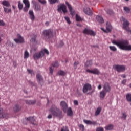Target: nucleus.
I'll list each match as a JSON object with an SVG mask.
<instances>
[{"label": "nucleus", "mask_w": 131, "mask_h": 131, "mask_svg": "<svg viewBox=\"0 0 131 131\" xmlns=\"http://www.w3.org/2000/svg\"><path fill=\"white\" fill-rule=\"evenodd\" d=\"M112 42L113 45L117 46L120 50H123V51H131V45H129V42L127 40L122 39L119 41L113 40Z\"/></svg>", "instance_id": "f257e3e1"}, {"label": "nucleus", "mask_w": 131, "mask_h": 131, "mask_svg": "<svg viewBox=\"0 0 131 131\" xmlns=\"http://www.w3.org/2000/svg\"><path fill=\"white\" fill-rule=\"evenodd\" d=\"M49 111L51 112L53 116H55L56 117H59L60 118L62 117V111L56 106H55V105H53L51 107Z\"/></svg>", "instance_id": "f03ea898"}, {"label": "nucleus", "mask_w": 131, "mask_h": 131, "mask_svg": "<svg viewBox=\"0 0 131 131\" xmlns=\"http://www.w3.org/2000/svg\"><path fill=\"white\" fill-rule=\"evenodd\" d=\"M43 35L45 39H50L56 35V33L51 29L45 30L43 31Z\"/></svg>", "instance_id": "7ed1b4c3"}, {"label": "nucleus", "mask_w": 131, "mask_h": 131, "mask_svg": "<svg viewBox=\"0 0 131 131\" xmlns=\"http://www.w3.org/2000/svg\"><path fill=\"white\" fill-rule=\"evenodd\" d=\"M57 8V11L59 13H61V12L62 11L64 14H66V13L68 12L67 7L64 4H61L59 5H58Z\"/></svg>", "instance_id": "20e7f679"}, {"label": "nucleus", "mask_w": 131, "mask_h": 131, "mask_svg": "<svg viewBox=\"0 0 131 131\" xmlns=\"http://www.w3.org/2000/svg\"><path fill=\"white\" fill-rule=\"evenodd\" d=\"M115 70L117 71V72H123V71H125V66H120V65H115L113 67Z\"/></svg>", "instance_id": "39448f33"}, {"label": "nucleus", "mask_w": 131, "mask_h": 131, "mask_svg": "<svg viewBox=\"0 0 131 131\" xmlns=\"http://www.w3.org/2000/svg\"><path fill=\"white\" fill-rule=\"evenodd\" d=\"M106 30H104V28H101V30H103L104 32H106V33L110 32L111 30H112V26H111L110 22H106Z\"/></svg>", "instance_id": "423d86ee"}, {"label": "nucleus", "mask_w": 131, "mask_h": 131, "mask_svg": "<svg viewBox=\"0 0 131 131\" xmlns=\"http://www.w3.org/2000/svg\"><path fill=\"white\" fill-rule=\"evenodd\" d=\"M55 67H56V68L57 67H59V64L58 63V61H55V62H53L52 64L50 67L49 71L51 74H53V72H54V69L55 68Z\"/></svg>", "instance_id": "0eeeda50"}, {"label": "nucleus", "mask_w": 131, "mask_h": 131, "mask_svg": "<svg viewBox=\"0 0 131 131\" xmlns=\"http://www.w3.org/2000/svg\"><path fill=\"white\" fill-rule=\"evenodd\" d=\"M83 33H84V34L93 35V36H95V35H96V33H95L94 31L86 28L84 29V30L83 31Z\"/></svg>", "instance_id": "6e6552de"}, {"label": "nucleus", "mask_w": 131, "mask_h": 131, "mask_svg": "<svg viewBox=\"0 0 131 131\" xmlns=\"http://www.w3.org/2000/svg\"><path fill=\"white\" fill-rule=\"evenodd\" d=\"M43 56V51H41L39 53H35L33 55V58L34 60H38V59L42 58Z\"/></svg>", "instance_id": "1a4fd4ad"}, {"label": "nucleus", "mask_w": 131, "mask_h": 131, "mask_svg": "<svg viewBox=\"0 0 131 131\" xmlns=\"http://www.w3.org/2000/svg\"><path fill=\"white\" fill-rule=\"evenodd\" d=\"M66 4L70 11L71 15H72V16H74V15H75V11L73 10V8H72L71 5H70L67 1L66 2Z\"/></svg>", "instance_id": "9d476101"}, {"label": "nucleus", "mask_w": 131, "mask_h": 131, "mask_svg": "<svg viewBox=\"0 0 131 131\" xmlns=\"http://www.w3.org/2000/svg\"><path fill=\"white\" fill-rule=\"evenodd\" d=\"M37 80L40 85H42L43 84V78H42V76L40 75V74H37L36 75Z\"/></svg>", "instance_id": "9b49d317"}, {"label": "nucleus", "mask_w": 131, "mask_h": 131, "mask_svg": "<svg viewBox=\"0 0 131 131\" xmlns=\"http://www.w3.org/2000/svg\"><path fill=\"white\" fill-rule=\"evenodd\" d=\"M14 41H15L16 43H24V39L21 36V35L18 34H17V38L14 39Z\"/></svg>", "instance_id": "f8f14e48"}, {"label": "nucleus", "mask_w": 131, "mask_h": 131, "mask_svg": "<svg viewBox=\"0 0 131 131\" xmlns=\"http://www.w3.org/2000/svg\"><path fill=\"white\" fill-rule=\"evenodd\" d=\"M92 90V85L90 84H85L83 86V93H88L89 91Z\"/></svg>", "instance_id": "ddd939ff"}, {"label": "nucleus", "mask_w": 131, "mask_h": 131, "mask_svg": "<svg viewBox=\"0 0 131 131\" xmlns=\"http://www.w3.org/2000/svg\"><path fill=\"white\" fill-rule=\"evenodd\" d=\"M26 120H28V121L31 123V124L33 125L37 126V124L35 123V119L34 118V117H30L29 118H26Z\"/></svg>", "instance_id": "4468645a"}, {"label": "nucleus", "mask_w": 131, "mask_h": 131, "mask_svg": "<svg viewBox=\"0 0 131 131\" xmlns=\"http://www.w3.org/2000/svg\"><path fill=\"white\" fill-rule=\"evenodd\" d=\"M60 106L64 113H66L67 112V108H68L67 103L65 101H61L60 102Z\"/></svg>", "instance_id": "2eb2a0df"}, {"label": "nucleus", "mask_w": 131, "mask_h": 131, "mask_svg": "<svg viewBox=\"0 0 131 131\" xmlns=\"http://www.w3.org/2000/svg\"><path fill=\"white\" fill-rule=\"evenodd\" d=\"M23 3L25 5V7L24 8V12H28V9L30 7V4H29V1L28 0H23Z\"/></svg>", "instance_id": "dca6fc26"}, {"label": "nucleus", "mask_w": 131, "mask_h": 131, "mask_svg": "<svg viewBox=\"0 0 131 131\" xmlns=\"http://www.w3.org/2000/svg\"><path fill=\"white\" fill-rule=\"evenodd\" d=\"M103 89L105 92L110 93V91H111V86H110V84H109V83L105 82L104 83V85H103Z\"/></svg>", "instance_id": "f3484780"}, {"label": "nucleus", "mask_w": 131, "mask_h": 131, "mask_svg": "<svg viewBox=\"0 0 131 131\" xmlns=\"http://www.w3.org/2000/svg\"><path fill=\"white\" fill-rule=\"evenodd\" d=\"M84 12L86 15H88V16H92L93 15V12H92L91 8L89 7L84 8Z\"/></svg>", "instance_id": "a211bd4d"}, {"label": "nucleus", "mask_w": 131, "mask_h": 131, "mask_svg": "<svg viewBox=\"0 0 131 131\" xmlns=\"http://www.w3.org/2000/svg\"><path fill=\"white\" fill-rule=\"evenodd\" d=\"M21 108L22 107L20 106V105L17 104H15L13 107V111H14V112H19V111L21 110Z\"/></svg>", "instance_id": "6ab92c4d"}, {"label": "nucleus", "mask_w": 131, "mask_h": 131, "mask_svg": "<svg viewBox=\"0 0 131 131\" xmlns=\"http://www.w3.org/2000/svg\"><path fill=\"white\" fill-rule=\"evenodd\" d=\"M96 20L97 22H99V23H100L101 24L104 23V18L101 16L97 15L96 16Z\"/></svg>", "instance_id": "aec40b11"}, {"label": "nucleus", "mask_w": 131, "mask_h": 131, "mask_svg": "<svg viewBox=\"0 0 131 131\" xmlns=\"http://www.w3.org/2000/svg\"><path fill=\"white\" fill-rule=\"evenodd\" d=\"M29 14L30 15V18L32 20V21H34L35 17L34 16V14H33V11L32 10H30L29 12Z\"/></svg>", "instance_id": "412c9836"}, {"label": "nucleus", "mask_w": 131, "mask_h": 131, "mask_svg": "<svg viewBox=\"0 0 131 131\" xmlns=\"http://www.w3.org/2000/svg\"><path fill=\"white\" fill-rule=\"evenodd\" d=\"M25 103L27 105H34L36 103V100H25Z\"/></svg>", "instance_id": "4be33fe9"}, {"label": "nucleus", "mask_w": 131, "mask_h": 131, "mask_svg": "<svg viewBox=\"0 0 131 131\" xmlns=\"http://www.w3.org/2000/svg\"><path fill=\"white\" fill-rule=\"evenodd\" d=\"M9 114L3 112L0 113V118H8Z\"/></svg>", "instance_id": "5701e85b"}, {"label": "nucleus", "mask_w": 131, "mask_h": 131, "mask_svg": "<svg viewBox=\"0 0 131 131\" xmlns=\"http://www.w3.org/2000/svg\"><path fill=\"white\" fill-rule=\"evenodd\" d=\"M93 65V60H88L85 63V67H91Z\"/></svg>", "instance_id": "b1692460"}, {"label": "nucleus", "mask_w": 131, "mask_h": 131, "mask_svg": "<svg viewBox=\"0 0 131 131\" xmlns=\"http://www.w3.org/2000/svg\"><path fill=\"white\" fill-rule=\"evenodd\" d=\"M106 92L105 90H103L100 92V98L101 99H104L105 98V96H106Z\"/></svg>", "instance_id": "393cba45"}, {"label": "nucleus", "mask_w": 131, "mask_h": 131, "mask_svg": "<svg viewBox=\"0 0 131 131\" xmlns=\"http://www.w3.org/2000/svg\"><path fill=\"white\" fill-rule=\"evenodd\" d=\"M113 127H114V126L112 124H110L107 126H106L105 128L106 130H112L113 129Z\"/></svg>", "instance_id": "a878e982"}, {"label": "nucleus", "mask_w": 131, "mask_h": 131, "mask_svg": "<svg viewBox=\"0 0 131 131\" xmlns=\"http://www.w3.org/2000/svg\"><path fill=\"white\" fill-rule=\"evenodd\" d=\"M67 115L69 116H72L73 115V112H72V109L71 107H69L67 110Z\"/></svg>", "instance_id": "bb28decb"}, {"label": "nucleus", "mask_w": 131, "mask_h": 131, "mask_svg": "<svg viewBox=\"0 0 131 131\" xmlns=\"http://www.w3.org/2000/svg\"><path fill=\"white\" fill-rule=\"evenodd\" d=\"M2 4L3 5V6H5V7H7V8H9L10 6V3L7 1H3Z\"/></svg>", "instance_id": "cd10ccee"}, {"label": "nucleus", "mask_w": 131, "mask_h": 131, "mask_svg": "<svg viewBox=\"0 0 131 131\" xmlns=\"http://www.w3.org/2000/svg\"><path fill=\"white\" fill-rule=\"evenodd\" d=\"M100 71L99 70V69L95 68L94 70H93V74L99 75V74H100Z\"/></svg>", "instance_id": "c85d7f7f"}, {"label": "nucleus", "mask_w": 131, "mask_h": 131, "mask_svg": "<svg viewBox=\"0 0 131 131\" xmlns=\"http://www.w3.org/2000/svg\"><path fill=\"white\" fill-rule=\"evenodd\" d=\"M101 111H102V108L98 107L95 112V116H98V115H99L101 113Z\"/></svg>", "instance_id": "c756f323"}, {"label": "nucleus", "mask_w": 131, "mask_h": 131, "mask_svg": "<svg viewBox=\"0 0 131 131\" xmlns=\"http://www.w3.org/2000/svg\"><path fill=\"white\" fill-rule=\"evenodd\" d=\"M3 8L5 13H6V14H8L9 13H12V10H11V9H8L5 7H4Z\"/></svg>", "instance_id": "7c9ffc66"}, {"label": "nucleus", "mask_w": 131, "mask_h": 131, "mask_svg": "<svg viewBox=\"0 0 131 131\" xmlns=\"http://www.w3.org/2000/svg\"><path fill=\"white\" fill-rule=\"evenodd\" d=\"M126 99L128 102H131V94H127L126 96Z\"/></svg>", "instance_id": "2f4dec72"}, {"label": "nucleus", "mask_w": 131, "mask_h": 131, "mask_svg": "<svg viewBox=\"0 0 131 131\" xmlns=\"http://www.w3.org/2000/svg\"><path fill=\"white\" fill-rule=\"evenodd\" d=\"M106 13L108 14V15H110L111 16H112L114 14V12L111 9H108L106 10Z\"/></svg>", "instance_id": "473e14b6"}, {"label": "nucleus", "mask_w": 131, "mask_h": 131, "mask_svg": "<svg viewBox=\"0 0 131 131\" xmlns=\"http://www.w3.org/2000/svg\"><path fill=\"white\" fill-rule=\"evenodd\" d=\"M58 74H59V75H61V76H64V75H66V72L60 70L58 72Z\"/></svg>", "instance_id": "72a5a7b5"}, {"label": "nucleus", "mask_w": 131, "mask_h": 131, "mask_svg": "<svg viewBox=\"0 0 131 131\" xmlns=\"http://www.w3.org/2000/svg\"><path fill=\"white\" fill-rule=\"evenodd\" d=\"M29 57V53L27 51H25L24 53V59H27Z\"/></svg>", "instance_id": "f704fd0d"}, {"label": "nucleus", "mask_w": 131, "mask_h": 131, "mask_svg": "<svg viewBox=\"0 0 131 131\" xmlns=\"http://www.w3.org/2000/svg\"><path fill=\"white\" fill-rule=\"evenodd\" d=\"M109 48L111 51H112L113 52H116V51H117V49L115 46H110Z\"/></svg>", "instance_id": "c9c22d12"}, {"label": "nucleus", "mask_w": 131, "mask_h": 131, "mask_svg": "<svg viewBox=\"0 0 131 131\" xmlns=\"http://www.w3.org/2000/svg\"><path fill=\"white\" fill-rule=\"evenodd\" d=\"M18 7L19 10H22L23 9V4H21L20 1H18Z\"/></svg>", "instance_id": "e433bc0d"}, {"label": "nucleus", "mask_w": 131, "mask_h": 131, "mask_svg": "<svg viewBox=\"0 0 131 131\" xmlns=\"http://www.w3.org/2000/svg\"><path fill=\"white\" fill-rule=\"evenodd\" d=\"M65 20H66V21L67 22L68 24H71V21H70V18H69L67 16L64 17Z\"/></svg>", "instance_id": "4c0bfd02"}, {"label": "nucleus", "mask_w": 131, "mask_h": 131, "mask_svg": "<svg viewBox=\"0 0 131 131\" xmlns=\"http://www.w3.org/2000/svg\"><path fill=\"white\" fill-rule=\"evenodd\" d=\"M124 10L126 11V13H129L130 12V9L127 7H124Z\"/></svg>", "instance_id": "58836bf2"}, {"label": "nucleus", "mask_w": 131, "mask_h": 131, "mask_svg": "<svg viewBox=\"0 0 131 131\" xmlns=\"http://www.w3.org/2000/svg\"><path fill=\"white\" fill-rule=\"evenodd\" d=\"M41 52H43V53L46 54V55H49V51L47 49H44L43 50H41Z\"/></svg>", "instance_id": "ea45409f"}, {"label": "nucleus", "mask_w": 131, "mask_h": 131, "mask_svg": "<svg viewBox=\"0 0 131 131\" xmlns=\"http://www.w3.org/2000/svg\"><path fill=\"white\" fill-rule=\"evenodd\" d=\"M126 114L123 113L121 117V119H123V120H125L126 119Z\"/></svg>", "instance_id": "a19ab883"}, {"label": "nucleus", "mask_w": 131, "mask_h": 131, "mask_svg": "<svg viewBox=\"0 0 131 131\" xmlns=\"http://www.w3.org/2000/svg\"><path fill=\"white\" fill-rule=\"evenodd\" d=\"M79 64V62L76 61L74 63L73 66L74 67L75 69H76L77 68V65Z\"/></svg>", "instance_id": "79ce46f5"}, {"label": "nucleus", "mask_w": 131, "mask_h": 131, "mask_svg": "<svg viewBox=\"0 0 131 131\" xmlns=\"http://www.w3.org/2000/svg\"><path fill=\"white\" fill-rule=\"evenodd\" d=\"M76 21H81V17L78 14L76 15Z\"/></svg>", "instance_id": "37998d69"}, {"label": "nucleus", "mask_w": 131, "mask_h": 131, "mask_svg": "<svg viewBox=\"0 0 131 131\" xmlns=\"http://www.w3.org/2000/svg\"><path fill=\"white\" fill-rule=\"evenodd\" d=\"M83 122L86 123V124H91L92 121L88 120H84Z\"/></svg>", "instance_id": "c03bdc74"}, {"label": "nucleus", "mask_w": 131, "mask_h": 131, "mask_svg": "<svg viewBox=\"0 0 131 131\" xmlns=\"http://www.w3.org/2000/svg\"><path fill=\"white\" fill-rule=\"evenodd\" d=\"M61 131H69V129H68V127L65 126L61 128Z\"/></svg>", "instance_id": "a18cd8bd"}, {"label": "nucleus", "mask_w": 131, "mask_h": 131, "mask_svg": "<svg viewBox=\"0 0 131 131\" xmlns=\"http://www.w3.org/2000/svg\"><path fill=\"white\" fill-rule=\"evenodd\" d=\"M34 37L32 38L31 40V41H33V42L36 41V35H33Z\"/></svg>", "instance_id": "49530a36"}, {"label": "nucleus", "mask_w": 131, "mask_h": 131, "mask_svg": "<svg viewBox=\"0 0 131 131\" xmlns=\"http://www.w3.org/2000/svg\"><path fill=\"white\" fill-rule=\"evenodd\" d=\"M80 130L81 131H84V126L82 124L79 125Z\"/></svg>", "instance_id": "de8ad7c7"}, {"label": "nucleus", "mask_w": 131, "mask_h": 131, "mask_svg": "<svg viewBox=\"0 0 131 131\" xmlns=\"http://www.w3.org/2000/svg\"><path fill=\"white\" fill-rule=\"evenodd\" d=\"M96 131H104V128L101 127H97L96 129Z\"/></svg>", "instance_id": "09e8293b"}, {"label": "nucleus", "mask_w": 131, "mask_h": 131, "mask_svg": "<svg viewBox=\"0 0 131 131\" xmlns=\"http://www.w3.org/2000/svg\"><path fill=\"white\" fill-rule=\"evenodd\" d=\"M50 4H51V5H53L54 4H56V3H57V1L58 0H49Z\"/></svg>", "instance_id": "8fccbe9b"}, {"label": "nucleus", "mask_w": 131, "mask_h": 131, "mask_svg": "<svg viewBox=\"0 0 131 131\" xmlns=\"http://www.w3.org/2000/svg\"><path fill=\"white\" fill-rule=\"evenodd\" d=\"M27 71L29 73H30V74H31L32 75V74H34V72H33V71L30 70V69H27Z\"/></svg>", "instance_id": "3c124183"}, {"label": "nucleus", "mask_w": 131, "mask_h": 131, "mask_svg": "<svg viewBox=\"0 0 131 131\" xmlns=\"http://www.w3.org/2000/svg\"><path fill=\"white\" fill-rule=\"evenodd\" d=\"M6 25V24L3 20H0V26H5Z\"/></svg>", "instance_id": "603ef678"}, {"label": "nucleus", "mask_w": 131, "mask_h": 131, "mask_svg": "<svg viewBox=\"0 0 131 131\" xmlns=\"http://www.w3.org/2000/svg\"><path fill=\"white\" fill-rule=\"evenodd\" d=\"M35 8L37 11H39L40 10V6L39 5H35Z\"/></svg>", "instance_id": "864d4df0"}, {"label": "nucleus", "mask_w": 131, "mask_h": 131, "mask_svg": "<svg viewBox=\"0 0 131 131\" xmlns=\"http://www.w3.org/2000/svg\"><path fill=\"white\" fill-rule=\"evenodd\" d=\"M64 46V42H63V41H60V42L59 43V45L58 46L59 48H62Z\"/></svg>", "instance_id": "5fc2aeb1"}, {"label": "nucleus", "mask_w": 131, "mask_h": 131, "mask_svg": "<svg viewBox=\"0 0 131 131\" xmlns=\"http://www.w3.org/2000/svg\"><path fill=\"white\" fill-rule=\"evenodd\" d=\"M39 3L42 4V5H45V4H46V2L45 0L41 1V0H38Z\"/></svg>", "instance_id": "6e6d98bb"}, {"label": "nucleus", "mask_w": 131, "mask_h": 131, "mask_svg": "<svg viewBox=\"0 0 131 131\" xmlns=\"http://www.w3.org/2000/svg\"><path fill=\"white\" fill-rule=\"evenodd\" d=\"M28 82H29V84H30L31 85H32V86L34 85V82L31 81V80H29Z\"/></svg>", "instance_id": "4d7b16f0"}, {"label": "nucleus", "mask_w": 131, "mask_h": 131, "mask_svg": "<svg viewBox=\"0 0 131 131\" xmlns=\"http://www.w3.org/2000/svg\"><path fill=\"white\" fill-rule=\"evenodd\" d=\"M86 72H88L89 73H92V74H93V70H91L90 69H87Z\"/></svg>", "instance_id": "13d9d810"}, {"label": "nucleus", "mask_w": 131, "mask_h": 131, "mask_svg": "<svg viewBox=\"0 0 131 131\" xmlns=\"http://www.w3.org/2000/svg\"><path fill=\"white\" fill-rule=\"evenodd\" d=\"M13 66L15 68H16V67H17V62L14 61H13Z\"/></svg>", "instance_id": "bf43d9fd"}, {"label": "nucleus", "mask_w": 131, "mask_h": 131, "mask_svg": "<svg viewBox=\"0 0 131 131\" xmlns=\"http://www.w3.org/2000/svg\"><path fill=\"white\" fill-rule=\"evenodd\" d=\"M32 3L33 5H34L35 6L37 5V3L35 2V1H32Z\"/></svg>", "instance_id": "052dcab7"}, {"label": "nucleus", "mask_w": 131, "mask_h": 131, "mask_svg": "<svg viewBox=\"0 0 131 131\" xmlns=\"http://www.w3.org/2000/svg\"><path fill=\"white\" fill-rule=\"evenodd\" d=\"M74 105H78V101L77 100H74Z\"/></svg>", "instance_id": "680f3d73"}, {"label": "nucleus", "mask_w": 131, "mask_h": 131, "mask_svg": "<svg viewBox=\"0 0 131 131\" xmlns=\"http://www.w3.org/2000/svg\"><path fill=\"white\" fill-rule=\"evenodd\" d=\"M122 84H125V83H126V79L123 80L122 81Z\"/></svg>", "instance_id": "e2e57ef3"}, {"label": "nucleus", "mask_w": 131, "mask_h": 131, "mask_svg": "<svg viewBox=\"0 0 131 131\" xmlns=\"http://www.w3.org/2000/svg\"><path fill=\"white\" fill-rule=\"evenodd\" d=\"M96 125V124H97V122L96 121H93V122H92L91 121V125Z\"/></svg>", "instance_id": "0e129e2a"}, {"label": "nucleus", "mask_w": 131, "mask_h": 131, "mask_svg": "<svg viewBox=\"0 0 131 131\" xmlns=\"http://www.w3.org/2000/svg\"><path fill=\"white\" fill-rule=\"evenodd\" d=\"M121 76L123 78H125V77H126V76L125 75V74H122V75H121Z\"/></svg>", "instance_id": "69168bd1"}, {"label": "nucleus", "mask_w": 131, "mask_h": 131, "mask_svg": "<svg viewBox=\"0 0 131 131\" xmlns=\"http://www.w3.org/2000/svg\"><path fill=\"white\" fill-rule=\"evenodd\" d=\"M52 115L50 114L48 116V118H49V119H51V118H52Z\"/></svg>", "instance_id": "338daca9"}, {"label": "nucleus", "mask_w": 131, "mask_h": 131, "mask_svg": "<svg viewBox=\"0 0 131 131\" xmlns=\"http://www.w3.org/2000/svg\"><path fill=\"white\" fill-rule=\"evenodd\" d=\"M94 93V90L92 91V92L88 93L87 95H92Z\"/></svg>", "instance_id": "774afa93"}]
</instances>
